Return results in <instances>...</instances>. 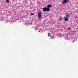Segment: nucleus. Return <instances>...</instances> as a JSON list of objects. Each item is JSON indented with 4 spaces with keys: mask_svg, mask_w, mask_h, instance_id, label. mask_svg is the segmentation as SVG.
I'll use <instances>...</instances> for the list:
<instances>
[{
    "mask_svg": "<svg viewBox=\"0 0 78 78\" xmlns=\"http://www.w3.org/2000/svg\"><path fill=\"white\" fill-rule=\"evenodd\" d=\"M50 9L48 8L44 7L43 8V11H47L48 12V11H50Z\"/></svg>",
    "mask_w": 78,
    "mask_h": 78,
    "instance_id": "1",
    "label": "nucleus"
},
{
    "mask_svg": "<svg viewBox=\"0 0 78 78\" xmlns=\"http://www.w3.org/2000/svg\"><path fill=\"white\" fill-rule=\"evenodd\" d=\"M70 0H64L62 2V4H66L67 3H69V2Z\"/></svg>",
    "mask_w": 78,
    "mask_h": 78,
    "instance_id": "2",
    "label": "nucleus"
},
{
    "mask_svg": "<svg viewBox=\"0 0 78 78\" xmlns=\"http://www.w3.org/2000/svg\"><path fill=\"white\" fill-rule=\"evenodd\" d=\"M38 16L39 17L41 18V17H42V15H41V12H39L38 13Z\"/></svg>",
    "mask_w": 78,
    "mask_h": 78,
    "instance_id": "3",
    "label": "nucleus"
},
{
    "mask_svg": "<svg viewBox=\"0 0 78 78\" xmlns=\"http://www.w3.org/2000/svg\"><path fill=\"white\" fill-rule=\"evenodd\" d=\"M64 20L65 21H67V20H68V18H67V17L64 18Z\"/></svg>",
    "mask_w": 78,
    "mask_h": 78,
    "instance_id": "4",
    "label": "nucleus"
},
{
    "mask_svg": "<svg viewBox=\"0 0 78 78\" xmlns=\"http://www.w3.org/2000/svg\"><path fill=\"white\" fill-rule=\"evenodd\" d=\"M47 7H48V8H50V7H51V5H47Z\"/></svg>",
    "mask_w": 78,
    "mask_h": 78,
    "instance_id": "5",
    "label": "nucleus"
},
{
    "mask_svg": "<svg viewBox=\"0 0 78 78\" xmlns=\"http://www.w3.org/2000/svg\"><path fill=\"white\" fill-rule=\"evenodd\" d=\"M9 1L8 0H7L6 1V3H9Z\"/></svg>",
    "mask_w": 78,
    "mask_h": 78,
    "instance_id": "6",
    "label": "nucleus"
},
{
    "mask_svg": "<svg viewBox=\"0 0 78 78\" xmlns=\"http://www.w3.org/2000/svg\"><path fill=\"white\" fill-rule=\"evenodd\" d=\"M59 20H60L61 21H62V18L60 17L59 18Z\"/></svg>",
    "mask_w": 78,
    "mask_h": 78,
    "instance_id": "7",
    "label": "nucleus"
},
{
    "mask_svg": "<svg viewBox=\"0 0 78 78\" xmlns=\"http://www.w3.org/2000/svg\"><path fill=\"white\" fill-rule=\"evenodd\" d=\"M51 35V34H50V33H48V36H50Z\"/></svg>",
    "mask_w": 78,
    "mask_h": 78,
    "instance_id": "8",
    "label": "nucleus"
},
{
    "mask_svg": "<svg viewBox=\"0 0 78 78\" xmlns=\"http://www.w3.org/2000/svg\"><path fill=\"white\" fill-rule=\"evenodd\" d=\"M30 15H31V16H33V15H34V13H31L30 14Z\"/></svg>",
    "mask_w": 78,
    "mask_h": 78,
    "instance_id": "9",
    "label": "nucleus"
}]
</instances>
